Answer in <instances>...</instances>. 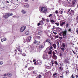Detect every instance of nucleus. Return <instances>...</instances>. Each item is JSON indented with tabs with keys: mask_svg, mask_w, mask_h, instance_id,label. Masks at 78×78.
<instances>
[{
	"mask_svg": "<svg viewBox=\"0 0 78 78\" xmlns=\"http://www.w3.org/2000/svg\"><path fill=\"white\" fill-rule=\"evenodd\" d=\"M15 54L14 55H12V56H14L16 55V52L18 53V55H21L22 54V49L20 48H17V49H16L15 50Z\"/></svg>",
	"mask_w": 78,
	"mask_h": 78,
	"instance_id": "nucleus-1",
	"label": "nucleus"
},
{
	"mask_svg": "<svg viewBox=\"0 0 78 78\" xmlns=\"http://www.w3.org/2000/svg\"><path fill=\"white\" fill-rule=\"evenodd\" d=\"M41 11L40 12L41 13H46V12H47V8L45 7H41Z\"/></svg>",
	"mask_w": 78,
	"mask_h": 78,
	"instance_id": "nucleus-2",
	"label": "nucleus"
},
{
	"mask_svg": "<svg viewBox=\"0 0 78 78\" xmlns=\"http://www.w3.org/2000/svg\"><path fill=\"white\" fill-rule=\"evenodd\" d=\"M67 30H65L64 31H62V32L61 33L62 34L63 38L62 37H60L59 38L61 39H63V38H66V36H67Z\"/></svg>",
	"mask_w": 78,
	"mask_h": 78,
	"instance_id": "nucleus-3",
	"label": "nucleus"
},
{
	"mask_svg": "<svg viewBox=\"0 0 78 78\" xmlns=\"http://www.w3.org/2000/svg\"><path fill=\"white\" fill-rule=\"evenodd\" d=\"M13 15V14L12 13H9L6 14L4 16V17L5 18V19H6L9 16H12Z\"/></svg>",
	"mask_w": 78,
	"mask_h": 78,
	"instance_id": "nucleus-4",
	"label": "nucleus"
},
{
	"mask_svg": "<svg viewBox=\"0 0 78 78\" xmlns=\"http://www.w3.org/2000/svg\"><path fill=\"white\" fill-rule=\"evenodd\" d=\"M26 26H24L22 27L20 29V31L21 32H23L25 29H26Z\"/></svg>",
	"mask_w": 78,
	"mask_h": 78,
	"instance_id": "nucleus-5",
	"label": "nucleus"
},
{
	"mask_svg": "<svg viewBox=\"0 0 78 78\" xmlns=\"http://www.w3.org/2000/svg\"><path fill=\"white\" fill-rule=\"evenodd\" d=\"M65 25H66V22H61L60 23V26L62 27H64Z\"/></svg>",
	"mask_w": 78,
	"mask_h": 78,
	"instance_id": "nucleus-6",
	"label": "nucleus"
},
{
	"mask_svg": "<svg viewBox=\"0 0 78 78\" xmlns=\"http://www.w3.org/2000/svg\"><path fill=\"white\" fill-rule=\"evenodd\" d=\"M43 58L44 59H46L47 58V55L44 54L43 55Z\"/></svg>",
	"mask_w": 78,
	"mask_h": 78,
	"instance_id": "nucleus-7",
	"label": "nucleus"
},
{
	"mask_svg": "<svg viewBox=\"0 0 78 78\" xmlns=\"http://www.w3.org/2000/svg\"><path fill=\"white\" fill-rule=\"evenodd\" d=\"M31 39V37H30V36L28 37V38H27V42H29L30 41Z\"/></svg>",
	"mask_w": 78,
	"mask_h": 78,
	"instance_id": "nucleus-8",
	"label": "nucleus"
},
{
	"mask_svg": "<svg viewBox=\"0 0 78 78\" xmlns=\"http://www.w3.org/2000/svg\"><path fill=\"white\" fill-rule=\"evenodd\" d=\"M34 69V67H30L28 68V70H32L33 69Z\"/></svg>",
	"mask_w": 78,
	"mask_h": 78,
	"instance_id": "nucleus-9",
	"label": "nucleus"
},
{
	"mask_svg": "<svg viewBox=\"0 0 78 78\" xmlns=\"http://www.w3.org/2000/svg\"><path fill=\"white\" fill-rule=\"evenodd\" d=\"M70 14L71 15H74V13L75 12H74V11L71 10L70 11Z\"/></svg>",
	"mask_w": 78,
	"mask_h": 78,
	"instance_id": "nucleus-10",
	"label": "nucleus"
},
{
	"mask_svg": "<svg viewBox=\"0 0 78 78\" xmlns=\"http://www.w3.org/2000/svg\"><path fill=\"white\" fill-rule=\"evenodd\" d=\"M34 44H36L37 45H39L40 44V41H38L36 40H35L34 42Z\"/></svg>",
	"mask_w": 78,
	"mask_h": 78,
	"instance_id": "nucleus-11",
	"label": "nucleus"
},
{
	"mask_svg": "<svg viewBox=\"0 0 78 78\" xmlns=\"http://www.w3.org/2000/svg\"><path fill=\"white\" fill-rule=\"evenodd\" d=\"M52 57L53 59H57V56L55 55H53Z\"/></svg>",
	"mask_w": 78,
	"mask_h": 78,
	"instance_id": "nucleus-12",
	"label": "nucleus"
},
{
	"mask_svg": "<svg viewBox=\"0 0 78 78\" xmlns=\"http://www.w3.org/2000/svg\"><path fill=\"white\" fill-rule=\"evenodd\" d=\"M41 33L42 31H41V30H38V31L37 34H38V35H40V34H41Z\"/></svg>",
	"mask_w": 78,
	"mask_h": 78,
	"instance_id": "nucleus-13",
	"label": "nucleus"
},
{
	"mask_svg": "<svg viewBox=\"0 0 78 78\" xmlns=\"http://www.w3.org/2000/svg\"><path fill=\"white\" fill-rule=\"evenodd\" d=\"M46 42H49L50 44H51V41H50V39H48L46 40Z\"/></svg>",
	"mask_w": 78,
	"mask_h": 78,
	"instance_id": "nucleus-14",
	"label": "nucleus"
},
{
	"mask_svg": "<svg viewBox=\"0 0 78 78\" xmlns=\"http://www.w3.org/2000/svg\"><path fill=\"white\" fill-rule=\"evenodd\" d=\"M12 75L11 74V73H7V74H5V76H11Z\"/></svg>",
	"mask_w": 78,
	"mask_h": 78,
	"instance_id": "nucleus-15",
	"label": "nucleus"
},
{
	"mask_svg": "<svg viewBox=\"0 0 78 78\" xmlns=\"http://www.w3.org/2000/svg\"><path fill=\"white\" fill-rule=\"evenodd\" d=\"M6 40H7V39L6 38H4L2 39L1 41L3 42V41H6Z\"/></svg>",
	"mask_w": 78,
	"mask_h": 78,
	"instance_id": "nucleus-16",
	"label": "nucleus"
},
{
	"mask_svg": "<svg viewBox=\"0 0 78 78\" xmlns=\"http://www.w3.org/2000/svg\"><path fill=\"white\" fill-rule=\"evenodd\" d=\"M44 47V46L42 45H40L39 47V48H41V49H42V48H43Z\"/></svg>",
	"mask_w": 78,
	"mask_h": 78,
	"instance_id": "nucleus-17",
	"label": "nucleus"
},
{
	"mask_svg": "<svg viewBox=\"0 0 78 78\" xmlns=\"http://www.w3.org/2000/svg\"><path fill=\"white\" fill-rule=\"evenodd\" d=\"M57 74L56 73H55L53 75V76L54 77H55V78H56V76L57 75Z\"/></svg>",
	"mask_w": 78,
	"mask_h": 78,
	"instance_id": "nucleus-18",
	"label": "nucleus"
},
{
	"mask_svg": "<svg viewBox=\"0 0 78 78\" xmlns=\"http://www.w3.org/2000/svg\"><path fill=\"white\" fill-rule=\"evenodd\" d=\"M76 2V0H73L72 2V5H75V3Z\"/></svg>",
	"mask_w": 78,
	"mask_h": 78,
	"instance_id": "nucleus-19",
	"label": "nucleus"
},
{
	"mask_svg": "<svg viewBox=\"0 0 78 78\" xmlns=\"http://www.w3.org/2000/svg\"><path fill=\"white\" fill-rule=\"evenodd\" d=\"M62 44L63 48H66V45H65V43H63Z\"/></svg>",
	"mask_w": 78,
	"mask_h": 78,
	"instance_id": "nucleus-20",
	"label": "nucleus"
},
{
	"mask_svg": "<svg viewBox=\"0 0 78 78\" xmlns=\"http://www.w3.org/2000/svg\"><path fill=\"white\" fill-rule=\"evenodd\" d=\"M21 12H23V14H25L26 12H27L23 9Z\"/></svg>",
	"mask_w": 78,
	"mask_h": 78,
	"instance_id": "nucleus-21",
	"label": "nucleus"
},
{
	"mask_svg": "<svg viewBox=\"0 0 78 78\" xmlns=\"http://www.w3.org/2000/svg\"><path fill=\"white\" fill-rule=\"evenodd\" d=\"M52 46L54 47V48L55 49L56 48V45L55 44H53Z\"/></svg>",
	"mask_w": 78,
	"mask_h": 78,
	"instance_id": "nucleus-22",
	"label": "nucleus"
},
{
	"mask_svg": "<svg viewBox=\"0 0 78 78\" xmlns=\"http://www.w3.org/2000/svg\"><path fill=\"white\" fill-rule=\"evenodd\" d=\"M29 33H30V32H29V31H26V35H28Z\"/></svg>",
	"mask_w": 78,
	"mask_h": 78,
	"instance_id": "nucleus-23",
	"label": "nucleus"
},
{
	"mask_svg": "<svg viewBox=\"0 0 78 78\" xmlns=\"http://www.w3.org/2000/svg\"><path fill=\"white\" fill-rule=\"evenodd\" d=\"M25 7H26V8H28V7L29 6V5L28 4H26L24 5Z\"/></svg>",
	"mask_w": 78,
	"mask_h": 78,
	"instance_id": "nucleus-24",
	"label": "nucleus"
},
{
	"mask_svg": "<svg viewBox=\"0 0 78 78\" xmlns=\"http://www.w3.org/2000/svg\"><path fill=\"white\" fill-rule=\"evenodd\" d=\"M59 69H60V71H62V70H63V68H62V67L61 66L60 67Z\"/></svg>",
	"mask_w": 78,
	"mask_h": 78,
	"instance_id": "nucleus-25",
	"label": "nucleus"
},
{
	"mask_svg": "<svg viewBox=\"0 0 78 78\" xmlns=\"http://www.w3.org/2000/svg\"><path fill=\"white\" fill-rule=\"evenodd\" d=\"M36 38L37 39H39L41 38V37L38 36H37L36 37Z\"/></svg>",
	"mask_w": 78,
	"mask_h": 78,
	"instance_id": "nucleus-26",
	"label": "nucleus"
},
{
	"mask_svg": "<svg viewBox=\"0 0 78 78\" xmlns=\"http://www.w3.org/2000/svg\"><path fill=\"white\" fill-rule=\"evenodd\" d=\"M48 54H50V55H51L52 53V50H50L48 52Z\"/></svg>",
	"mask_w": 78,
	"mask_h": 78,
	"instance_id": "nucleus-27",
	"label": "nucleus"
},
{
	"mask_svg": "<svg viewBox=\"0 0 78 78\" xmlns=\"http://www.w3.org/2000/svg\"><path fill=\"white\" fill-rule=\"evenodd\" d=\"M53 47H52V46H51L50 47H49L48 48H48L49 49V50H51L52 49V48Z\"/></svg>",
	"mask_w": 78,
	"mask_h": 78,
	"instance_id": "nucleus-28",
	"label": "nucleus"
},
{
	"mask_svg": "<svg viewBox=\"0 0 78 78\" xmlns=\"http://www.w3.org/2000/svg\"><path fill=\"white\" fill-rule=\"evenodd\" d=\"M51 23H55V21L53 20H51Z\"/></svg>",
	"mask_w": 78,
	"mask_h": 78,
	"instance_id": "nucleus-29",
	"label": "nucleus"
},
{
	"mask_svg": "<svg viewBox=\"0 0 78 78\" xmlns=\"http://www.w3.org/2000/svg\"><path fill=\"white\" fill-rule=\"evenodd\" d=\"M51 68V66H48L47 67V69H50Z\"/></svg>",
	"mask_w": 78,
	"mask_h": 78,
	"instance_id": "nucleus-30",
	"label": "nucleus"
},
{
	"mask_svg": "<svg viewBox=\"0 0 78 78\" xmlns=\"http://www.w3.org/2000/svg\"><path fill=\"white\" fill-rule=\"evenodd\" d=\"M54 37H55V38H58L59 37L58 36V35H55L54 36Z\"/></svg>",
	"mask_w": 78,
	"mask_h": 78,
	"instance_id": "nucleus-31",
	"label": "nucleus"
},
{
	"mask_svg": "<svg viewBox=\"0 0 78 78\" xmlns=\"http://www.w3.org/2000/svg\"><path fill=\"white\" fill-rule=\"evenodd\" d=\"M54 64L56 65H58V62H57L56 61L54 62Z\"/></svg>",
	"mask_w": 78,
	"mask_h": 78,
	"instance_id": "nucleus-32",
	"label": "nucleus"
},
{
	"mask_svg": "<svg viewBox=\"0 0 78 78\" xmlns=\"http://www.w3.org/2000/svg\"><path fill=\"white\" fill-rule=\"evenodd\" d=\"M52 66H54V65H55V62L52 61Z\"/></svg>",
	"mask_w": 78,
	"mask_h": 78,
	"instance_id": "nucleus-33",
	"label": "nucleus"
},
{
	"mask_svg": "<svg viewBox=\"0 0 78 78\" xmlns=\"http://www.w3.org/2000/svg\"><path fill=\"white\" fill-rule=\"evenodd\" d=\"M60 48L62 51H64V48Z\"/></svg>",
	"mask_w": 78,
	"mask_h": 78,
	"instance_id": "nucleus-34",
	"label": "nucleus"
},
{
	"mask_svg": "<svg viewBox=\"0 0 78 78\" xmlns=\"http://www.w3.org/2000/svg\"><path fill=\"white\" fill-rule=\"evenodd\" d=\"M0 50H1L2 51H4V50L3 49V48H2V47H0Z\"/></svg>",
	"mask_w": 78,
	"mask_h": 78,
	"instance_id": "nucleus-35",
	"label": "nucleus"
},
{
	"mask_svg": "<svg viewBox=\"0 0 78 78\" xmlns=\"http://www.w3.org/2000/svg\"><path fill=\"white\" fill-rule=\"evenodd\" d=\"M65 62V63H67V62H68V61H67V59H65L64 61Z\"/></svg>",
	"mask_w": 78,
	"mask_h": 78,
	"instance_id": "nucleus-36",
	"label": "nucleus"
},
{
	"mask_svg": "<svg viewBox=\"0 0 78 78\" xmlns=\"http://www.w3.org/2000/svg\"><path fill=\"white\" fill-rule=\"evenodd\" d=\"M39 78H42V76L41 74H39L38 75Z\"/></svg>",
	"mask_w": 78,
	"mask_h": 78,
	"instance_id": "nucleus-37",
	"label": "nucleus"
},
{
	"mask_svg": "<svg viewBox=\"0 0 78 78\" xmlns=\"http://www.w3.org/2000/svg\"><path fill=\"white\" fill-rule=\"evenodd\" d=\"M3 64V62H0V65H2Z\"/></svg>",
	"mask_w": 78,
	"mask_h": 78,
	"instance_id": "nucleus-38",
	"label": "nucleus"
},
{
	"mask_svg": "<svg viewBox=\"0 0 78 78\" xmlns=\"http://www.w3.org/2000/svg\"><path fill=\"white\" fill-rule=\"evenodd\" d=\"M56 53H55V51H53L52 52V54H53V55H55Z\"/></svg>",
	"mask_w": 78,
	"mask_h": 78,
	"instance_id": "nucleus-39",
	"label": "nucleus"
},
{
	"mask_svg": "<svg viewBox=\"0 0 78 78\" xmlns=\"http://www.w3.org/2000/svg\"><path fill=\"white\" fill-rule=\"evenodd\" d=\"M22 55L23 56H26V54L25 53H23Z\"/></svg>",
	"mask_w": 78,
	"mask_h": 78,
	"instance_id": "nucleus-40",
	"label": "nucleus"
},
{
	"mask_svg": "<svg viewBox=\"0 0 78 78\" xmlns=\"http://www.w3.org/2000/svg\"><path fill=\"white\" fill-rule=\"evenodd\" d=\"M57 45L58 47H59V42L58 41L57 42Z\"/></svg>",
	"mask_w": 78,
	"mask_h": 78,
	"instance_id": "nucleus-41",
	"label": "nucleus"
},
{
	"mask_svg": "<svg viewBox=\"0 0 78 78\" xmlns=\"http://www.w3.org/2000/svg\"><path fill=\"white\" fill-rule=\"evenodd\" d=\"M69 24L68 23H67L66 24V27H69Z\"/></svg>",
	"mask_w": 78,
	"mask_h": 78,
	"instance_id": "nucleus-42",
	"label": "nucleus"
},
{
	"mask_svg": "<svg viewBox=\"0 0 78 78\" xmlns=\"http://www.w3.org/2000/svg\"><path fill=\"white\" fill-rule=\"evenodd\" d=\"M55 24H56L57 26H59V23H55Z\"/></svg>",
	"mask_w": 78,
	"mask_h": 78,
	"instance_id": "nucleus-43",
	"label": "nucleus"
},
{
	"mask_svg": "<svg viewBox=\"0 0 78 78\" xmlns=\"http://www.w3.org/2000/svg\"><path fill=\"white\" fill-rule=\"evenodd\" d=\"M55 13L56 14L58 13V10L55 11Z\"/></svg>",
	"mask_w": 78,
	"mask_h": 78,
	"instance_id": "nucleus-44",
	"label": "nucleus"
},
{
	"mask_svg": "<svg viewBox=\"0 0 78 78\" xmlns=\"http://www.w3.org/2000/svg\"><path fill=\"white\" fill-rule=\"evenodd\" d=\"M71 29L70 28L69 29V30H68V31L69 32H71Z\"/></svg>",
	"mask_w": 78,
	"mask_h": 78,
	"instance_id": "nucleus-45",
	"label": "nucleus"
},
{
	"mask_svg": "<svg viewBox=\"0 0 78 78\" xmlns=\"http://www.w3.org/2000/svg\"><path fill=\"white\" fill-rule=\"evenodd\" d=\"M51 16H52V14H50L49 15V17H50Z\"/></svg>",
	"mask_w": 78,
	"mask_h": 78,
	"instance_id": "nucleus-46",
	"label": "nucleus"
},
{
	"mask_svg": "<svg viewBox=\"0 0 78 78\" xmlns=\"http://www.w3.org/2000/svg\"><path fill=\"white\" fill-rule=\"evenodd\" d=\"M72 51L74 54H76V52H75V51H74L72 50Z\"/></svg>",
	"mask_w": 78,
	"mask_h": 78,
	"instance_id": "nucleus-47",
	"label": "nucleus"
},
{
	"mask_svg": "<svg viewBox=\"0 0 78 78\" xmlns=\"http://www.w3.org/2000/svg\"><path fill=\"white\" fill-rule=\"evenodd\" d=\"M53 33L54 34H55V35H56V34H57V33H56V32H53Z\"/></svg>",
	"mask_w": 78,
	"mask_h": 78,
	"instance_id": "nucleus-48",
	"label": "nucleus"
},
{
	"mask_svg": "<svg viewBox=\"0 0 78 78\" xmlns=\"http://www.w3.org/2000/svg\"><path fill=\"white\" fill-rule=\"evenodd\" d=\"M38 26H39V25H41V23H39L37 24Z\"/></svg>",
	"mask_w": 78,
	"mask_h": 78,
	"instance_id": "nucleus-49",
	"label": "nucleus"
},
{
	"mask_svg": "<svg viewBox=\"0 0 78 78\" xmlns=\"http://www.w3.org/2000/svg\"><path fill=\"white\" fill-rule=\"evenodd\" d=\"M62 13H63V11H61V12H60V14H62Z\"/></svg>",
	"mask_w": 78,
	"mask_h": 78,
	"instance_id": "nucleus-50",
	"label": "nucleus"
},
{
	"mask_svg": "<svg viewBox=\"0 0 78 78\" xmlns=\"http://www.w3.org/2000/svg\"><path fill=\"white\" fill-rule=\"evenodd\" d=\"M60 56H62V52H61L60 54Z\"/></svg>",
	"mask_w": 78,
	"mask_h": 78,
	"instance_id": "nucleus-51",
	"label": "nucleus"
},
{
	"mask_svg": "<svg viewBox=\"0 0 78 78\" xmlns=\"http://www.w3.org/2000/svg\"><path fill=\"white\" fill-rule=\"evenodd\" d=\"M36 61V59H34L33 60V62H35Z\"/></svg>",
	"mask_w": 78,
	"mask_h": 78,
	"instance_id": "nucleus-52",
	"label": "nucleus"
},
{
	"mask_svg": "<svg viewBox=\"0 0 78 78\" xmlns=\"http://www.w3.org/2000/svg\"><path fill=\"white\" fill-rule=\"evenodd\" d=\"M70 9H70L67 12L68 13L69 12V11H70Z\"/></svg>",
	"mask_w": 78,
	"mask_h": 78,
	"instance_id": "nucleus-53",
	"label": "nucleus"
},
{
	"mask_svg": "<svg viewBox=\"0 0 78 78\" xmlns=\"http://www.w3.org/2000/svg\"><path fill=\"white\" fill-rule=\"evenodd\" d=\"M22 71H24V70H25V68L22 69Z\"/></svg>",
	"mask_w": 78,
	"mask_h": 78,
	"instance_id": "nucleus-54",
	"label": "nucleus"
},
{
	"mask_svg": "<svg viewBox=\"0 0 78 78\" xmlns=\"http://www.w3.org/2000/svg\"><path fill=\"white\" fill-rule=\"evenodd\" d=\"M44 19H45V18H42V20H44Z\"/></svg>",
	"mask_w": 78,
	"mask_h": 78,
	"instance_id": "nucleus-55",
	"label": "nucleus"
},
{
	"mask_svg": "<svg viewBox=\"0 0 78 78\" xmlns=\"http://www.w3.org/2000/svg\"><path fill=\"white\" fill-rule=\"evenodd\" d=\"M25 2H28V0H25Z\"/></svg>",
	"mask_w": 78,
	"mask_h": 78,
	"instance_id": "nucleus-56",
	"label": "nucleus"
},
{
	"mask_svg": "<svg viewBox=\"0 0 78 78\" xmlns=\"http://www.w3.org/2000/svg\"><path fill=\"white\" fill-rule=\"evenodd\" d=\"M72 77H73V74H72L71 76V78Z\"/></svg>",
	"mask_w": 78,
	"mask_h": 78,
	"instance_id": "nucleus-57",
	"label": "nucleus"
},
{
	"mask_svg": "<svg viewBox=\"0 0 78 78\" xmlns=\"http://www.w3.org/2000/svg\"><path fill=\"white\" fill-rule=\"evenodd\" d=\"M32 72L34 73H35V71H32Z\"/></svg>",
	"mask_w": 78,
	"mask_h": 78,
	"instance_id": "nucleus-58",
	"label": "nucleus"
},
{
	"mask_svg": "<svg viewBox=\"0 0 78 78\" xmlns=\"http://www.w3.org/2000/svg\"><path fill=\"white\" fill-rule=\"evenodd\" d=\"M76 33H78V30H76Z\"/></svg>",
	"mask_w": 78,
	"mask_h": 78,
	"instance_id": "nucleus-59",
	"label": "nucleus"
},
{
	"mask_svg": "<svg viewBox=\"0 0 78 78\" xmlns=\"http://www.w3.org/2000/svg\"><path fill=\"white\" fill-rule=\"evenodd\" d=\"M76 78H78V75H76Z\"/></svg>",
	"mask_w": 78,
	"mask_h": 78,
	"instance_id": "nucleus-60",
	"label": "nucleus"
},
{
	"mask_svg": "<svg viewBox=\"0 0 78 78\" xmlns=\"http://www.w3.org/2000/svg\"><path fill=\"white\" fill-rule=\"evenodd\" d=\"M60 77L61 78H63V76H60Z\"/></svg>",
	"mask_w": 78,
	"mask_h": 78,
	"instance_id": "nucleus-61",
	"label": "nucleus"
},
{
	"mask_svg": "<svg viewBox=\"0 0 78 78\" xmlns=\"http://www.w3.org/2000/svg\"><path fill=\"white\" fill-rule=\"evenodd\" d=\"M7 3H9V2H8V1H7Z\"/></svg>",
	"mask_w": 78,
	"mask_h": 78,
	"instance_id": "nucleus-62",
	"label": "nucleus"
},
{
	"mask_svg": "<svg viewBox=\"0 0 78 78\" xmlns=\"http://www.w3.org/2000/svg\"><path fill=\"white\" fill-rule=\"evenodd\" d=\"M3 78H7V77L5 76V77H3Z\"/></svg>",
	"mask_w": 78,
	"mask_h": 78,
	"instance_id": "nucleus-63",
	"label": "nucleus"
},
{
	"mask_svg": "<svg viewBox=\"0 0 78 78\" xmlns=\"http://www.w3.org/2000/svg\"><path fill=\"white\" fill-rule=\"evenodd\" d=\"M71 78H75V76Z\"/></svg>",
	"mask_w": 78,
	"mask_h": 78,
	"instance_id": "nucleus-64",
	"label": "nucleus"
}]
</instances>
